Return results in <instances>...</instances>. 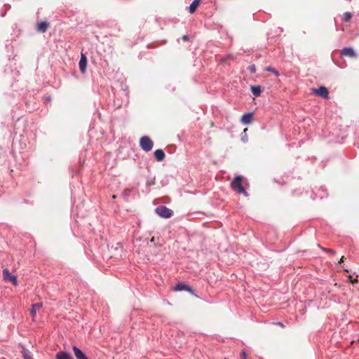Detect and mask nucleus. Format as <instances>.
Wrapping results in <instances>:
<instances>
[{"label":"nucleus","instance_id":"f03ea898","mask_svg":"<svg viewBox=\"0 0 359 359\" xmlns=\"http://www.w3.org/2000/svg\"><path fill=\"white\" fill-rule=\"evenodd\" d=\"M140 147L144 151H150L153 147L154 142L148 136H143L140 140Z\"/></svg>","mask_w":359,"mask_h":359},{"label":"nucleus","instance_id":"2eb2a0df","mask_svg":"<svg viewBox=\"0 0 359 359\" xmlns=\"http://www.w3.org/2000/svg\"><path fill=\"white\" fill-rule=\"evenodd\" d=\"M201 3V0H194L189 6V13H194Z\"/></svg>","mask_w":359,"mask_h":359},{"label":"nucleus","instance_id":"b1692460","mask_svg":"<svg viewBox=\"0 0 359 359\" xmlns=\"http://www.w3.org/2000/svg\"><path fill=\"white\" fill-rule=\"evenodd\" d=\"M344 259H345V258H344V256H342V257H341V259H339V264L342 263V262L344 261Z\"/></svg>","mask_w":359,"mask_h":359},{"label":"nucleus","instance_id":"9d476101","mask_svg":"<svg viewBox=\"0 0 359 359\" xmlns=\"http://www.w3.org/2000/svg\"><path fill=\"white\" fill-rule=\"evenodd\" d=\"M252 119H253L252 114V113H247V114H243L242 116L241 122L244 125H248V124H250L252 121Z\"/></svg>","mask_w":359,"mask_h":359},{"label":"nucleus","instance_id":"f3484780","mask_svg":"<svg viewBox=\"0 0 359 359\" xmlns=\"http://www.w3.org/2000/svg\"><path fill=\"white\" fill-rule=\"evenodd\" d=\"M22 353L24 359H32V355L27 349L23 348Z\"/></svg>","mask_w":359,"mask_h":359},{"label":"nucleus","instance_id":"6ab92c4d","mask_svg":"<svg viewBox=\"0 0 359 359\" xmlns=\"http://www.w3.org/2000/svg\"><path fill=\"white\" fill-rule=\"evenodd\" d=\"M265 70L267 72H272L276 76H278L280 75L279 72L277 70H276L274 68H273L272 67H267L265 68Z\"/></svg>","mask_w":359,"mask_h":359},{"label":"nucleus","instance_id":"6e6552de","mask_svg":"<svg viewBox=\"0 0 359 359\" xmlns=\"http://www.w3.org/2000/svg\"><path fill=\"white\" fill-rule=\"evenodd\" d=\"M174 290L175 291H182V290H186V291H188L191 293H194V291L193 290L189 287L187 285H185L182 283H178L175 287H174Z\"/></svg>","mask_w":359,"mask_h":359},{"label":"nucleus","instance_id":"39448f33","mask_svg":"<svg viewBox=\"0 0 359 359\" xmlns=\"http://www.w3.org/2000/svg\"><path fill=\"white\" fill-rule=\"evenodd\" d=\"M313 92L318 96L323 97V98H328L329 97V92L326 87L325 86H320L318 89H313Z\"/></svg>","mask_w":359,"mask_h":359},{"label":"nucleus","instance_id":"f257e3e1","mask_svg":"<svg viewBox=\"0 0 359 359\" xmlns=\"http://www.w3.org/2000/svg\"><path fill=\"white\" fill-rule=\"evenodd\" d=\"M242 176H236L231 183V187L238 194H243L248 196V193L242 185Z\"/></svg>","mask_w":359,"mask_h":359},{"label":"nucleus","instance_id":"7ed1b4c3","mask_svg":"<svg viewBox=\"0 0 359 359\" xmlns=\"http://www.w3.org/2000/svg\"><path fill=\"white\" fill-rule=\"evenodd\" d=\"M155 210L160 217L163 218H170L172 215V210L163 205L157 207Z\"/></svg>","mask_w":359,"mask_h":359},{"label":"nucleus","instance_id":"393cba45","mask_svg":"<svg viewBox=\"0 0 359 359\" xmlns=\"http://www.w3.org/2000/svg\"><path fill=\"white\" fill-rule=\"evenodd\" d=\"M182 40H183V41H187V40H188V36H187V35H184V36H182Z\"/></svg>","mask_w":359,"mask_h":359},{"label":"nucleus","instance_id":"412c9836","mask_svg":"<svg viewBox=\"0 0 359 359\" xmlns=\"http://www.w3.org/2000/svg\"><path fill=\"white\" fill-rule=\"evenodd\" d=\"M348 279H349L350 282L353 284L358 283V279L353 278V276L351 275L348 276Z\"/></svg>","mask_w":359,"mask_h":359},{"label":"nucleus","instance_id":"bb28decb","mask_svg":"<svg viewBox=\"0 0 359 359\" xmlns=\"http://www.w3.org/2000/svg\"><path fill=\"white\" fill-rule=\"evenodd\" d=\"M151 243H154V237H152L151 239Z\"/></svg>","mask_w":359,"mask_h":359},{"label":"nucleus","instance_id":"0eeeda50","mask_svg":"<svg viewBox=\"0 0 359 359\" xmlns=\"http://www.w3.org/2000/svg\"><path fill=\"white\" fill-rule=\"evenodd\" d=\"M72 349L76 359H88L86 354L78 347L74 346Z\"/></svg>","mask_w":359,"mask_h":359},{"label":"nucleus","instance_id":"1a4fd4ad","mask_svg":"<svg viewBox=\"0 0 359 359\" xmlns=\"http://www.w3.org/2000/svg\"><path fill=\"white\" fill-rule=\"evenodd\" d=\"M341 54L344 56L350 57H355L356 54L353 48H344L341 50Z\"/></svg>","mask_w":359,"mask_h":359},{"label":"nucleus","instance_id":"aec40b11","mask_svg":"<svg viewBox=\"0 0 359 359\" xmlns=\"http://www.w3.org/2000/svg\"><path fill=\"white\" fill-rule=\"evenodd\" d=\"M318 246L319 248H320L323 251L326 252H330L331 253L332 255H336V251L332 250V249H330V248H323L321 247L320 245H318Z\"/></svg>","mask_w":359,"mask_h":359},{"label":"nucleus","instance_id":"a878e982","mask_svg":"<svg viewBox=\"0 0 359 359\" xmlns=\"http://www.w3.org/2000/svg\"><path fill=\"white\" fill-rule=\"evenodd\" d=\"M277 324L283 327H284V325L282 323H278Z\"/></svg>","mask_w":359,"mask_h":359},{"label":"nucleus","instance_id":"dca6fc26","mask_svg":"<svg viewBox=\"0 0 359 359\" xmlns=\"http://www.w3.org/2000/svg\"><path fill=\"white\" fill-rule=\"evenodd\" d=\"M251 91L255 97H259L261 94V88L259 86H252Z\"/></svg>","mask_w":359,"mask_h":359},{"label":"nucleus","instance_id":"5701e85b","mask_svg":"<svg viewBox=\"0 0 359 359\" xmlns=\"http://www.w3.org/2000/svg\"><path fill=\"white\" fill-rule=\"evenodd\" d=\"M241 356H242L243 359H247V355H246L245 351H242Z\"/></svg>","mask_w":359,"mask_h":359},{"label":"nucleus","instance_id":"4468645a","mask_svg":"<svg viewBox=\"0 0 359 359\" xmlns=\"http://www.w3.org/2000/svg\"><path fill=\"white\" fill-rule=\"evenodd\" d=\"M55 359H73V358L69 353L60 351L55 355Z\"/></svg>","mask_w":359,"mask_h":359},{"label":"nucleus","instance_id":"a211bd4d","mask_svg":"<svg viewBox=\"0 0 359 359\" xmlns=\"http://www.w3.org/2000/svg\"><path fill=\"white\" fill-rule=\"evenodd\" d=\"M352 18V14L349 12H346L343 15V20L346 22H350Z\"/></svg>","mask_w":359,"mask_h":359},{"label":"nucleus","instance_id":"20e7f679","mask_svg":"<svg viewBox=\"0 0 359 359\" xmlns=\"http://www.w3.org/2000/svg\"><path fill=\"white\" fill-rule=\"evenodd\" d=\"M3 279L5 281L12 283L14 285H18L17 277L11 275L8 269L3 270Z\"/></svg>","mask_w":359,"mask_h":359},{"label":"nucleus","instance_id":"cd10ccee","mask_svg":"<svg viewBox=\"0 0 359 359\" xmlns=\"http://www.w3.org/2000/svg\"><path fill=\"white\" fill-rule=\"evenodd\" d=\"M112 198H116V196L115 195H114V196H112Z\"/></svg>","mask_w":359,"mask_h":359},{"label":"nucleus","instance_id":"423d86ee","mask_svg":"<svg viewBox=\"0 0 359 359\" xmlns=\"http://www.w3.org/2000/svg\"><path fill=\"white\" fill-rule=\"evenodd\" d=\"M87 62H88V60H87L86 56L83 53H81V59H80V61L79 63V69H80L81 72L83 74L86 72Z\"/></svg>","mask_w":359,"mask_h":359},{"label":"nucleus","instance_id":"9b49d317","mask_svg":"<svg viewBox=\"0 0 359 359\" xmlns=\"http://www.w3.org/2000/svg\"><path fill=\"white\" fill-rule=\"evenodd\" d=\"M49 24L46 22H41L37 24L36 29L38 32L44 33L47 31Z\"/></svg>","mask_w":359,"mask_h":359},{"label":"nucleus","instance_id":"4be33fe9","mask_svg":"<svg viewBox=\"0 0 359 359\" xmlns=\"http://www.w3.org/2000/svg\"><path fill=\"white\" fill-rule=\"evenodd\" d=\"M249 69L251 73H255V65L250 66Z\"/></svg>","mask_w":359,"mask_h":359},{"label":"nucleus","instance_id":"f8f14e48","mask_svg":"<svg viewBox=\"0 0 359 359\" xmlns=\"http://www.w3.org/2000/svg\"><path fill=\"white\" fill-rule=\"evenodd\" d=\"M154 157L158 161H162L165 158V153L162 149H156L154 151Z\"/></svg>","mask_w":359,"mask_h":359},{"label":"nucleus","instance_id":"ddd939ff","mask_svg":"<svg viewBox=\"0 0 359 359\" xmlns=\"http://www.w3.org/2000/svg\"><path fill=\"white\" fill-rule=\"evenodd\" d=\"M42 307V303H36L32 305L30 310L31 315L33 318L36 316V311Z\"/></svg>","mask_w":359,"mask_h":359}]
</instances>
